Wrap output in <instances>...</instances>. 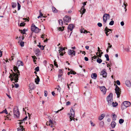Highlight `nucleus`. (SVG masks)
I'll return each instance as SVG.
<instances>
[{"label":"nucleus","mask_w":131,"mask_h":131,"mask_svg":"<svg viewBox=\"0 0 131 131\" xmlns=\"http://www.w3.org/2000/svg\"><path fill=\"white\" fill-rule=\"evenodd\" d=\"M13 70L14 71L16 72V73L13 72V74H11L10 73V75L9 77V78H13L15 81V82L16 83L18 82V78L19 77L20 73L19 70H18V68L17 67L14 66Z\"/></svg>","instance_id":"1"},{"label":"nucleus","mask_w":131,"mask_h":131,"mask_svg":"<svg viewBox=\"0 0 131 131\" xmlns=\"http://www.w3.org/2000/svg\"><path fill=\"white\" fill-rule=\"evenodd\" d=\"M113 95L112 93H110L106 98L107 101L108 102V104L109 106L111 105L112 103H113Z\"/></svg>","instance_id":"2"},{"label":"nucleus","mask_w":131,"mask_h":131,"mask_svg":"<svg viewBox=\"0 0 131 131\" xmlns=\"http://www.w3.org/2000/svg\"><path fill=\"white\" fill-rule=\"evenodd\" d=\"M130 105V103L129 101H124L121 104V108L122 109L124 110L127 107L129 106Z\"/></svg>","instance_id":"3"},{"label":"nucleus","mask_w":131,"mask_h":131,"mask_svg":"<svg viewBox=\"0 0 131 131\" xmlns=\"http://www.w3.org/2000/svg\"><path fill=\"white\" fill-rule=\"evenodd\" d=\"M74 111L71 108L70 109V113L69 114L70 115V121H71L72 120H73L74 121H75L74 120L75 119L74 118Z\"/></svg>","instance_id":"4"},{"label":"nucleus","mask_w":131,"mask_h":131,"mask_svg":"<svg viewBox=\"0 0 131 131\" xmlns=\"http://www.w3.org/2000/svg\"><path fill=\"white\" fill-rule=\"evenodd\" d=\"M14 114L17 117H18L20 115L18 109L17 107H15L14 108Z\"/></svg>","instance_id":"5"},{"label":"nucleus","mask_w":131,"mask_h":131,"mask_svg":"<svg viewBox=\"0 0 131 131\" xmlns=\"http://www.w3.org/2000/svg\"><path fill=\"white\" fill-rule=\"evenodd\" d=\"M31 29V31L35 33H38L39 32V28L36 27L34 24H32Z\"/></svg>","instance_id":"6"},{"label":"nucleus","mask_w":131,"mask_h":131,"mask_svg":"<svg viewBox=\"0 0 131 131\" xmlns=\"http://www.w3.org/2000/svg\"><path fill=\"white\" fill-rule=\"evenodd\" d=\"M110 16L108 14H104L103 16V23L105 24L106 23L107 20L110 18Z\"/></svg>","instance_id":"7"},{"label":"nucleus","mask_w":131,"mask_h":131,"mask_svg":"<svg viewBox=\"0 0 131 131\" xmlns=\"http://www.w3.org/2000/svg\"><path fill=\"white\" fill-rule=\"evenodd\" d=\"M115 90V92L116 93L117 95V97H119L121 92L120 89L119 88L117 85H116Z\"/></svg>","instance_id":"8"},{"label":"nucleus","mask_w":131,"mask_h":131,"mask_svg":"<svg viewBox=\"0 0 131 131\" xmlns=\"http://www.w3.org/2000/svg\"><path fill=\"white\" fill-rule=\"evenodd\" d=\"M86 3H87V2H84L83 3V6H82L80 12L81 14H82L81 17H82V15H83L85 13L86 11L85 9L84 8V6L86 5Z\"/></svg>","instance_id":"9"},{"label":"nucleus","mask_w":131,"mask_h":131,"mask_svg":"<svg viewBox=\"0 0 131 131\" xmlns=\"http://www.w3.org/2000/svg\"><path fill=\"white\" fill-rule=\"evenodd\" d=\"M112 30H113L108 28L107 27H106L104 29L105 33L107 36H108L111 32H112Z\"/></svg>","instance_id":"10"},{"label":"nucleus","mask_w":131,"mask_h":131,"mask_svg":"<svg viewBox=\"0 0 131 131\" xmlns=\"http://www.w3.org/2000/svg\"><path fill=\"white\" fill-rule=\"evenodd\" d=\"M98 88L100 89L101 91L103 93V94H105L106 92V89L104 86H99Z\"/></svg>","instance_id":"11"},{"label":"nucleus","mask_w":131,"mask_h":131,"mask_svg":"<svg viewBox=\"0 0 131 131\" xmlns=\"http://www.w3.org/2000/svg\"><path fill=\"white\" fill-rule=\"evenodd\" d=\"M63 20L64 23H68L70 21L71 18L68 16H66L63 18Z\"/></svg>","instance_id":"12"},{"label":"nucleus","mask_w":131,"mask_h":131,"mask_svg":"<svg viewBox=\"0 0 131 131\" xmlns=\"http://www.w3.org/2000/svg\"><path fill=\"white\" fill-rule=\"evenodd\" d=\"M105 69H104L101 72L100 75L103 76V78H106L107 76V73L105 71Z\"/></svg>","instance_id":"13"},{"label":"nucleus","mask_w":131,"mask_h":131,"mask_svg":"<svg viewBox=\"0 0 131 131\" xmlns=\"http://www.w3.org/2000/svg\"><path fill=\"white\" fill-rule=\"evenodd\" d=\"M68 53L69 55H72V54L74 56L75 55V52L73 50H69L68 52Z\"/></svg>","instance_id":"14"},{"label":"nucleus","mask_w":131,"mask_h":131,"mask_svg":"<svg viewBox=\"0 0 131 131\" xmlns=\"http://www.w3.org/2000/svg\"><path fill=\"white\" fill-rule=\"evenodd\" d=\"M74 26L73 25H69L68 27V32H69V30L71 31H72L73 28Z\"/></svg>","instance_id":"15"},{"label":"nucleus","mask_w":131,"mask_h":131,"mask_svg":"<svg viewBox=\"0 0 131 131\" xmlns=\"http://www.w3.org/2000/svg\"><path fill=\"white\" fill-rule=\"evenodd\" d=\"M29 87L31 90L34 89L35 87L34 84L32 83H30L29 85Z\"/></svg>","instance_id":"16"},{"label":"nucleus","mask_w":131,"mask_h":131,"mask_svg":"<svg viewBox=\"0 0 131 131\" xmlns=\"http://www.w3.org/2000/svg\"><path fill=\"white\" fill-rule=\"evenodd\" d=\"M24 65V63L23 62L20 61H18L17 63V66L18 67L20 65L23 66Z\"/></svg>","instance_id":"17"},{"label":"nucleus","mask_w":131,"mask_h":131,"mask_svg":"<svg viewBox=\"0 0 131 131\" xmlns=\"http://www.w3.org/2000/svg\"><path fill=\"white\" fill-rule=\"evenodd\" d=\"M126 85L128 87H130L131 86L130 82L129 80H127L125 82Z\"/></svg>","instance_id":"18"},{"label":"nucleus","mask_w":131,"mask_h":131,"mask_svg":"<svg viewBox=\"0 0 131 131\" xmlns=\"http://www.w3.org/2000/svg\"><path fill=\"white\" fill-rule=\"evenodd\" d=\"M97 77V75L96 73H93L91 74V77L93 79H95Z\"/></svg>","instance_id":"19"},{"label":"nucleus","mask_w":131,"mask_h":131,"mask_svg":"<svg viewBox=\"0 0 131 131\" xmlns=\"http://www.w3.org/2000/svg\"><path fill=\"white\" fill-rule=\"evenodd\" d=\"M116 125V123L114 121H112L111 124V127L112 128H114Z\"/></svg>","instance_id":"20"},{"label":"nucleus","mask_w":131,"mask_h":131,"mask_svg":"<svg viewBox=\"0 0 131 131\" xmlns=\"http://www.w3.org/2000/svg\"><path fill=\"white\" fill-rule=\"evenodd\" d=\"M105 116V114H102L99 117V119L100 120H101L103 118H104Z\"/></svg>","instance_id":"21"},{"label":"nucleus","mask_w":131,"mask_h":131,"mask_svg":"<svg viewBox=\"0 0 131 131\" xmlns=\"http://www.w3.org/2000/svg\"><path fill=\"white\" fill-rule=\"evenodd\" d=\"M73 83L72 82H71L70 83V84H67V85L68 86V88L69 89V90H70V87L69 86H71V88H72L73 87Z\"/></svg>","instance_id":"22"},{"label":"nucleus","mask_w":131,"mask_h":131,"mask_svg":"<svg viewBox=\"0 0 131 131\" xmlns=\"http://www.w3.org/2000/svg\"><path fill=\"white\" fill-rule=\"evenodd\" d=\"M52 11L54 13H57V10L54 7H52Z\"/></svg>","instance_id":"23"},{"label":"nucleus","mask_w":131,"mask_h":131,"mask_svg":"<svg viewBox=\"0 0 131 131\" xmlns=\"http://www.w3.org/2000/svg\"><path fill=\"white\" fill-rule=\"evenodd\" d=\"M19 31L21 34H25V32L27 31V30L26 29H24L23 30L19 29Z\"/></svg>","instance_id":"24"},{"label":"nucleus","mask_w":131,"mask_h":131,"mask_svg":"<svg viewBox=\"0 0 131 131\" xmlns=\"http://www.w3.org/2000/svg\"><path fill=\"white\" fill-rule=\"evenodd\" d=\"M40 79H39V77L37 76V78L35 79V82L37 84H38V82L39 81Z\"/></svg>","instance_id":"25"},{"label":"nucleus","mask_w":131,"mask_h":131,"mask_svg":"<svg viewBox=\"0 0 131 131\" xmlns=\"http://www.w3.org/2000/svg\"><path fill=\"white\" fill-rule=\"evenodd\" d=\"M20 127L21 128L18 129L19 128H18L17 129H18V131H25V128L22 129V128H23V126H20Z\"/></svg>","instance_id":"26"},{"label":"nucleus","mask_w":131,"mask_h":131,"mask_svg":"<svg viewBox=\"0 0 131 131\" xmlns=\"http://www.w3.org/2000/svg\"><path fill=\"white\" fill-rule=\"evenodd\" d=\"M40 50L39 49H37L36 50V54L37 56L38 54V53L40 52Z\"/></svg>","instance_id":"27"},{"label":"nucleus","mask_w":131,"mask_h":131,"mask_svg":"<svg viewBox=\"0 0 131 131\" xmlns=\"http://www.w3.org/2000/svg\"><path fill=\"white\" fill-rule=\"evenodd\" d=\"M5 113L7 114H8V112L6 109L1 112H0V113Z\"/></svg>","instance_id":"28"},{"label":"nucleus","mask_w":131,"mask_h":131,"mask_svg":"<svg viewBox=\"0 0 131 131\" xmlns=\"http://www.w3.org/2000/svg\"><path fill=\"white\" fill-rule=\"evenodd\" d=\"M97 62L99 63H100L102 61V60L98 58L96 60Z\"/></svg>","instance_id":"29"},{"label":"nucleus","mask_w":131,"mask_h":131,"mask_svg":"<svg viewBox=\"0 0 131 131\" xmlns=\"http://www.w3.org/2000/svg\"><path fill=\"white\" fill-rule=\"evenodd\" d=\"M12 7L13 8H15L16 6V4L14 3H12Z\"/></svg>","instance_id":"30"},{"label":"nucleus","mask_w":131,"mask_h":131,"mask_svg":"<svg viewBox=\"0 0 131 131\" xmlns=\"http://www.w3.org/2000/svg\"><path fill=\"white\" fill-rule=\"evenodd\" d=\"M99 125L101 127H103L104 125V122L103 121H101Z\"/></svg>","instance_id":"31"},{"label":"nucleus","mask_w":131,"mask_h":131,"mask_svg":"<svg viewBox=\"0 0 131 131\" xmlns=\"http://www.w3.org/2000/svg\"><path fill=\"white\" fill-rule=\"evenodd\" d=\"M116 115L114 114V115H113V119L114 120H116Z\"/></svg>","instance_id":"32"},{"label":"nucleus","mask_w":131,"mask_h":131,"mask_svg":"<svg viewBox=\"0 0 131 131\" xmlns=\"http://www.w3.org/2000/svg\"><path fill=\"white\" fill-rule=\"evenodd\" d=\"M105 56L106 58V59L107 61H108L109 60V56L108 54H105Z\"/></svg>","instance_id":"33"},{"label":"nucleus","mask_w":131,"mask_h":131,"mask_svg":"<svg viewBox=\"0 0 131 131\" xmlns=\"http://www.w3.org/2000/svg\"><path fill=\"white\" fill-rule=\"evenodd\" d=\"M124 122V120L122 119H119V123L120 124H121L123 123Z\"/></svg>","instance_id":"34"},{"label":"nucleus","mask_w":131,"mask_h":131,"mask_svg":"<svg viewBox=\"0 0 131 131\" xmlns=\"http://www.w3.org/2000/svg\"><path fill=\"white\" fill-rule=\"evenodd\" d=\"M113 106V107H116L118 105V103H116L115 102V103H114V102H113V103H112V104Z\"/></svg>","instance_id":"35"},{"label":"nucleus","mask_w":131,"mask_h":131,"mask_svg":"<svg viewBox=\"0 0 131 131\" xmlns=\"http://www.w3.org/2000/svg\"><path fill=\"white\" fill-rule=\"evenodd\" d=\"M60 49L59 50V53H60V52H62L63 50H63V48H60Z\"/></svg>","instance_id":"36"},{"label":"nucleus","mask_w":131,"mask_h":131,"mask_svg":"<svg viewBox=\"0 0 131 131\" xmlns=\"http://www.w3.org/2000/svg\"><path fill=\"white\" fill-rule=\"evenodd\" d=\"M124 5L125 7H124V8L125 9V11H126L127 9H126V6L127 5V4L126 3V2H124Z\"/></svg>","instance_id":"37"},{"label":"nucleus","mask_w":131,"mask_h":131,"mask_svg":"<svg viewBox=\"0 0 131 131\" xmlns=\"http://www.w3.org/2000/svg\"><path fill=\"white\" fill-rule=\"evenodd\" d=\"M59 24L60 25H62L63 24V21L62 20L59 19Z\"/></svg>","instance_id":"38"},{"label":"nucleus","mask_w":131,"mask_h":131,"mask_svg":"<svg viewBox=\"0 0 131 131\" xmlns=\"http://www.w3.org/2000/svg\"><path fill=\"white\" fill-rule=\"evenodd\" d=\"M114 21L112 20L110 22L109 25H112L114 24Z\"/></svg>","instance_id":"39"},{"label":"nucleus","mask_w":131,"mask_h":131,"mask_svg":"<svg viewBox=\"0 0 131 131\" xmlns=\"http://www.w3.org/2000/svg\"><path fill=\"white\" fill-rule=\"evenodd\" d=\"M48 123H49V124H52L53 123L51 119L49 120V122H48L46 124L47 125Z\"/></svg>","instance_id":"40"},{"label":"nucleus","mask_w":131,"mask_h":131,"mask_svg":"<svg viewBox=\"0 0 131 131\" xmlns=\"http://www.w3.org/2000/svg\"><path fill=\"white\" fill-rule=\"evenodd\" d=\"M17 4H18V10H19L20 9V8L21 6L18 2L17 3Z\"/></svg>","instance_id":"41"},{"label":"nucleus","mask_w":131,"mask_h":131,"mask_svg":"<svg viewBox=\"0 0 131 131\" xmlns=\"http://www.w3.org/2000/svg\"><path fill=\"white\" fill-rule=\"evenodd\" d=\"M24 42L23 41H21L20 43V45L22 47H23L24 46Z\"/></svg>","instance_id":"42"},{"label":"nucleus","mask_w":131,"mask_h":131,"mask_svg":"<svg viewBox=\"0 0 131 131\" xmlns=\"http://www.w3.org/2000/svg\"><path fill=\"white\" fill-rule=\"evenodd\" d=\"M25 24L24 23H21L20 24V26H24L25 25Z\"/></svg>","instance_id":"43"},{"label":"nucleus","mask_w":131,"mask_h":131,"mask_svg":"<svg viewBox=\"0 0 131 131\" xmlns=\"http://www.w3.org/2000/svg\"><path fill=\"white\" fill-rule=\"evenodd\" d=\"M97 25L98 26L100 27H101L102 26V24L100 23H97Z\"/></svg>","instance_id":"44"},{"label":"nucleus","mask_w":131,"mask_h":131,"mask_svg":"<svg viewBox=\"0 0 131 131\" xmlns=\"http://www.w3.org/2000/svg\"><path fill=\"white\" fill-rule=\"evenodd\" d=\"M56 60H54V65L55 66H56L57 67H58V65L57 64V63L55 61Z\"/></svg>","instance_id":"45"},{"label":"nucleus","mask_w":131,"mask_h":131,"mask_svg":"<svg viewBox=\"0 0 131 131\" xmlns=\"http://www.w3.org/2000/svg\"><path fill=\"white\" fill-rule=\"evenodd\" d=\"M84 31H85V30H84V29L80 30V32L81 33H85V32H84Z\"/></svg>","instance_id":"46"},{"label":"nucleus","mask_w":131,"mask_h":131,"mask_svg":"<svg viewBox=\"0 0 131 131\" xmlns=\"http://www.w3.org/2000/svg\"><path fill=\"white\" fill-rule=\"evenodd\" d=\"M27 118V116H26L22 120H20V121H24L25 120H26Z\"/></svg>","instance_id":"47"},{"label":"nucleus","mask_w":131,"mask_h":131,"mask_svg":"<svg viewBox=\"0 0 131 131\" xmlns=\"http://www.w3.org/2000/svg\"><path fill=\"white\" fill-rule=\"evenodd\" d=\"M35 70L36 71H38L39 70V68L38 67H36L35 69Z\"/></svg>","instance_id":"48"},{"label":"nucleus","mask_w":131,"mask_h":131,"mask_svg":"<svg viewBox=\"0 0 131 131\" xmlns=\"http://www.w3.org/2000/svg\"><path fill=\"white\" fill-rule=\"evenodd\" d=\"M116 83L118 85H120V83L119 81L118 80L116 81Z\"/></svg>","instance_id":"49"},{"label":"nucleus","mask_w":131,"mask_h":131,"mask_svg":"<svg viewBox=\"0 0 131 131\" xmlns=\"http://www.w3.org/2000/svg\"><path fill=\"white\" fill-rule=\"evenodd\" d=\"M70 72L71 74H75L76 73V72H75L73 71H71Z\"/></svg>","instance_id":"50"},{"label":"nucleus","mask_w":131,"mask_h":131,"mask_svg":"<svg viewBox=\"0 0 131 131\" xmlns=\"http://www.w3.org/2000/svg\"><path fill=\"white\" fill-rule=\"evenodd\" d=\"M45 96H47V92L46 91H44Z\"/></svg>","instance_id":"51"},{"label":"nucleus","mask_w":131,"mask_h":131,"mask_svg":"<svg viewBox=\"0 0 131 131\" xmlns=\"http://www.w3.org/2000/svg\"><path fill=\"white\" fill-rule=\"evenodd\" d=\"M44 47L43 46H41L40 47H39V48H40L41 49V50H43L44 48Z\"/></svg>","instance_id":"52"},{"label":"nucleus","mask_w":131,"mask_h":131,"mask_svg":"<svg viewBox=\"0 0 131 131\" xmlns=\"http://www.w3.org/2000/svg\"><path fill=\"white\" fill-rule=\"evenodd\" d=\"M90 123L92 126H94V124H93L92 121H90Z\"/></svg>","instance_id":"53"},{"label":"nucleus","mask_w":131,"mask_h":131,"mask_svg":"<svg viewBox=\"0 0 131 131\" xmlns=\"http://www.w3.org/2000/svg\"><path fill=\"white\" fill-rule=\"evenodd\" d=\"M15 87H16V88H17L19 86V85L17 84H16L15 85Z\"/></svg>","instance_id":"54"},{"label":"nucleus","mask_w":131,"mask_h":131,"mask_svg":"<svg viewBox=\"0 0 131 131\" xmlns=\"http://www.w3.org/2000/svg\"><path fill=\"white\" fill-rule=\"evenodd\" d=\"M58 30H59V31H62L63 30V29H62V28L61 27H59Z\"/></svg>","instance_id":"55"},{"label":"nucleus","mask_w":131,"mask_h":131,"mask_svg":"<svg viewBox=\"0 0 131 131\" xmlns=\"http://www.w3.org/2000/svg\"><path fill=\"white\" fill-rule=\"evenodd\" d=\"M124 22L123 21H122L121 22V26H123L124 25Z\"/></svg>","instance_id":"56"},{"label":"nucleus","mask_w":131,"mask_h":131,"mask_svg":"<svg viewBox=\"0 0 131 131\" xmlns=\"http://www.w3.org/2000/svg\"><path fill=\"white\" fill-rule=\"evenodd\" d=\"M84 59L86 61H88L89 60L88 58L86 57H84Z\"/></svg>","instance_id":"57"},{"label":"nucleus","mask_w":131,"mask_h":131,"mask_svg":"<svg viewBox=\"0 0 131 131\" xmlns=\"http://www.w3.org/2000/svg\"><path fill=\"white\" fill-rule=\"evenodd\" d=\"M62 75V73H59V74L58 75L59 78H60L61 77Z\"/></svg>","instance_id":"58"},{"label":"nucleus","mask_w":131,"mask_h":131,"mask_svg":"<svg viewBox=\"0 0 131 131\" xmlns=\"http://www.w3.org/2000/svg\"><path fill=\"white\" fill-rule=\"evenodd\" d=\"M70 104V102L69 101H68L67 103H66V105H69Z\"/></svg>","instance_id":"59"},{"label":"nucleus","mask_w":131,"mask_h":131,"mask_svg":"<svg viewBox=\"0 0 131 131\" xmlns=\"http://www.w3.org/2000/svg\"><path fill=\"white\" fill-rule=\"evenodd\" d=\"M31 57L32 58L34 59H37V58L35 56H32Z\"/></svg>","instance_id":"60"},{"label":"nucleus","mask_w":131,"mask_h":131,"mask_svg":"<svg viewBox=\"0 0 131 131\" xmlns=\"http://www.w3.org/2000/svg\"><path fill=\"white\" fill-rule=\"evenodd\" d=\"M29 17H28V18H23V19L25 20H26L27 21H29Z\"/></svg>","instance_id":"61"},{"label":"nucleus","mask_w":131,"mask_h":131,"mask_svg":"<svg viewBox=\"0 0 131 131\" xmlns=\"http://www.w3.org/2000/svg\"><path fill=\"white\" fill-rule=\"evenodd\" d=\"M59 53H60V56H63V53L62 52H61Z\"/></svg>","instance_id":"62"},{"label":"nucleus","mask_w":131,"mask_h":131,"mask_svg":"<svg viewBox=\"0 0 131 131\" xmlns=\"http://www.w3.org/2000/svg\"><path fill=\"white\" fill-rule=\"evenodd\" d=\"M97 58V56H94L93 57H92V58H94V59H95Z\"/></svg>","instance_id":"63"},{"label":"nucleus","mask_w":131,"mask_h":131,"mask_svg":"<svg viewBox=\"0 0 131 131\" xmlns=\"http://www.w3.org/2000/svg\"><path fill=\"white\" fill-rule=\"evenodd\" d=\"M39 15H40L42 17L43 16V15L40 11H39Z\"/></svg>","instance_id":"64"}]
</instances>
